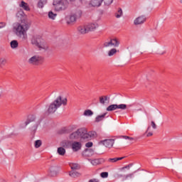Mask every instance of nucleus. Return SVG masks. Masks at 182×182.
<instances>
[{
  "label": "nucleus",
  "instance_id": "f257e3e1",
  "mask_svg": "<svg viewBox=\"0 0 182 182\" xmlns=\"http://www.w3.org/2000/svg\"><path fill=\"white\" fill-rule=\"evenodd\" d=\"M31 24L27 21H22L21 23H16L14 25V29L17 36H20L24 40L28 39V32Z\"/></svg>",
  "mask_w": 182,
  "mask_h": 182
},
{
  "label": "nucleus",
  "instance_id": "f03ea898",
  "mask_svg": "<svg viewBox=\"0 0 182 182\" xmlns=\"http://www.w3.org/2000/svg\"><path fill=\"white\" fill-rule=\"evenodd\" d=\"M66 106L68 105V99L66 97L63 98L62 96H59L56 98L55 100L53 101L51 104H50L47 113L50 114L52 113H55L60 106Z\"/></svg>",
  "mask_w": 182,
  "mask_h": 182
},
{
  "label": "nucleus",
  "instance_id": "7ed1b4c3",
  "mask_svg": "<svg viewBox=\"0 0 182 182\" xmlns=\"http://www.w3.org/2000/svg\"><path fill=\"white\" fill-rule=\"evenodd\" d=\"M31 44L37 46L39 49H44V50H48V49H49V46H48L45 40L39 36H34L31 38Z\"/></svg>",
  "mask_w": 182,
  "mask_h": 182
},
{
  "label": "nucleus",
  "instance_id": "20e7f679",
  "mask_svg": "<svg viewBox=\"0 0 182 182\" xmlns=\"http://www.w3.org/2000/svg\"><path fill=\"white\" fill-rule=\"evenodd\" d=\"M70 2L75 1V0H70ZM53 5L55 11H65L69 5L68 0H54Z\"/></svg>",
  "mask_w": 182,
  "mask_h": 182
},
{
  "label": "nucleus",
  "instance_id": "39448f33",
  "mask_svg": "<svg viewBox=\"0 0 182 182\" xmlns=\"http://www.w3.org/2000/svg\"><path fill=\"white\" fill-rule=\"evenodd\" d=\"M28 63L33 66H41L43 63V58L38 55H33L28 60Z\"/></svg>",
  "mask_w": 182,
  "mask_h": 182
},
{
  "label": "nucleus",
  "instance_id": "423d86ee",
  "mask_svg": "<svg viewBox=\"0 0 182 182\" xmlns=\"http://www.w3.org/2000/svg\"><path fill=\"white\" fill-rule=\"evenodd\" d=\"M82 17V11L78 10L75 13L72 14L70 16H69L67 18V23H74V22H76L77 19H79V18Z\"/></svg>",
  "mask_w": 182,
  "mask_h": 182
},
{
  "label": "nucleus",
  "instance_id": "0eeeda50",
  "mask_svg": "<svg viewBox=\"0 0 182 182\" xmlns=\"http://www.w3.org/2000/svg\"><path fill=\"white\" fill-rule=\"evenodd\" d=\"M117 109H119L120 110H126V109H127V105L126 104H113L107 107V112H113L117 110Z\"/></svg>",
  "mask_w": 182,
  "mask_h": 182
},
{
  "label": "nucleus",
  "instance_id": "6e6552de",
  "mask_svg": "<svg viewBox=\"0 0 182 182\" xmlns=\"http://www.w3.org/2000/svg\"><path fill=\"white\" fill-rule=\"evenodd\" d=\"M120 41L117 38H112L109 41L104 43L105 48H109V46H114V48H119Z\"/></svg>",
  "mask_w": 182,
  "mask_h": 182
},
{
  "label": "nucleus",
  "instance_id": "1a4fd4ad",
  "mask_svg": "<svg viewBox=\"0 0 182 182\" xmlns=\"http://www.w3.org/2000/svg\"><path fill=\"white\" fill-rule=\"evenodd\" d=\"M99 144H103L108 149H112L114 144V139H105L99 141Z\"/></svg>",
  "mask_w": 182,
  "mask_h": 182
},
{
  "label": "nucleus",
  "instance_id": "9d476101",
  "mask_svg": "<svg viewBox=\"0 0 182 182\" xmlns=\"http://www.w3.org/2000/svg\"><path fill=\"white\" fill-rule=\"evenodd\" d=\"M70 147L73 151L76 153V151H79L80 150H82V143L76 141H73L71 143Z\"/></svg>",
  "mask_w": 182,
  "mask_h": 182
},
{
  "label": "nucleus",
  "instance_id": "9b49d317",
  "mask_svg": "<svg viewBox=\"0 0 182 182\" xmlns=\"http://www.w3.org/2000/svg\"><path fill=\"white\" fill-rule=\"evenodd\" d=\"M78 136L84 140H86L87 136V129L86 128H80L77 130Z\"/></svg>",
  "mask_w": 182,
  "mask_h": 182
},
{
  "label": "nucleus",
  "instance_id": "f8f14e48",
  "mask_svg": "<svg viewBox=\"0 0 182 182\" xmlns=\"http://www.w3.org/2000/svg\"><path fill=\"white\" fill-rule=\"evenodd\" d=\"M146 19L147 18H146V16H139V17L134 19V25H143V23L146 22Z\"/></svg>",
  "mask_w": 182,
  "mask_h": 182
},
{
  "label": "nucleus",
  "instance_id": "ddd939ff",
  "mask_svg": "<svg viewBox=\"0 0 182 182\" xmlns=\"http://www.w3.org/2000/svg\"><path fill=\"white\" fill-rule=\"evenodd\" d=\"M97 137V133L95 131H90L87 132V138L86 140H93V139H96Z\"/></svg>",
  "mask_w": 182,
  "mask_h": 182
},
{
  "label": "nucleus",
  "instance_id": "4468645a",
  "mask_svg": "<svg viewBox=\"0 0 182 182\" xmlns=\"http://www.w3.org/2000/svg\"><path fill=\"white\" fill-rule=\"evenodd\" d=\"M97 28H99V24L97 23H90L87 25V29L88 32H92L95 31Z\"/></svg>",
  "mask_w": 182,
  "mask_h": 182
},
{
  "label": "nucleus",
  "instance_id": "2eb2a0df",
  "mask_svg": "<svg viewBox=\"0 0 182 182\" xmlns=\"http://www.w3.org/2000/svg\"><path fill=\"white\" fill-rule=\"evenodd\" d=\"M77 31L79 32V33H81L82 35H85V33H89L87 26H78Z\"/></svg>",
  "mask_w": 182,
  "mask_h": 182
},
{
  "label": "nucleus",
  "instance_id": "dca6fc26",
  "mask_svg": "<svg viewBox=\"0 0 182 182\" xmlns=\"http://www.w3.org/2000/svg\"><path fill=\"white\" fill-rule=\"evenodd\" d=\"M49 175L51 177H55V176H58V168L56 166L50 167V168Z\"/></svg>",
  "mask_w": 182,
  "mask_h": 182
},
{
  "label": "nucleus",
  "instance_id": "f3484780",
  "mask_svg": "<svg viewBox=\"0 0 182 182\" xmlns=\"http://www.w3.org/2000/svg\"><path fill=\"white\" fill-rule=\"evenodd\" d=\"M36 117L33 114H31L28 116L27 120L25 122L26 126H28L29 123H32V122H35Z\"/></svg>",
  "mask_w": 182,
  "mask_h": 182
},
{
  "label": "nucleus",
  "instance_id": "a211bd4d",
  "mask_svg": "<svg viewBox=\"0 0 182 182\" xmlns=\"http://www.w3.org/2000/svg\"><path fill=\"white\" fill-rule=\"evenodd\" d=\"M102 2H103V0H91L90 5H91V6H100Z\"/></svg>",
  "mask_w": 182,
  "mask_h": 182
},
{
  "label": "nucleus",
  "instance_id": "6ab92c4d",
  "mask_svg": "<svg viewBox=\"0 0 182 182\" xmlns=\"http://www.w3.org/2000/svg\"><path fill=\"white\" fill-rule=\"evenodd\" d=\"M6 63H8V60L5 58H0V68L4 69L5 66H6Z\"/></svg>",
  "mask_w": 182,
  "mask_h": 182
},
{
  "label": "nucleus",
  "instance_id": "aec40b11",
  "mask_svg": "<svg viewBox=\"0 0 182 182\" xmlns=\"http://www.w3.org/2000/svg\"><path fill=\"white\" fill-rule=\"evenodd\" d=\"M46 4H48V0H38L37 6L38 8H40L41 9H42L43 6L46 5Z\"/></svg>",
  "mask_w": 182,
  "mask_h": 182
},
{
  "label": "nucleus",
  "instance_id": "412c9836",
  "mask_svg": "<svg viewBox=\"0 0 182 182\" xmlns=\"http://www.w3.org/2000/svg\"><path fill=\"white\" fill-rule=\"evenodd\" d=\"M93 153H95V151L92 149H85L83 152L84 155L87 156V157H90L91 156H93Z\"/></svg>",
  "mask_w": 182,
  "mask_h": 182
},
{
  "label": "nucleus",
  "instance_id": "4be33fe9",
  "mask_svg": "<svg viewBox=\"0 0 182 182\" xmlns=\"http://www.w3.org/2000/svg\"><path fill=\"white\" fill-rule=\"evenodd\" d=\"M69 166L71 170H80V165L76 163H70Z\"/></svg>",
  "mask_w": 182,
  "mask_h": 182
},
{
  "label": "nucleus",
  "instance_id": "5701e85b",
  "mask_svg": "<svg viewBox=\"0 0 182 182\" xmlns=\"http://www.w3.org/2000/svg\"><path fill=\"white\" fill-rule=\"evenodd\" d=\"M70 140H77V139H79V134L77 131H75L70 134Z\"/></svg>",
  "mask_w": 182,
  "mask_h": 182
},
{
  "label": "nucleus",
  "instance_id": "b1692460",
  "mask_svg": "<svg viewBox=\"0 0 182 182\" xmlns=\"http://www.w3.org/2000/svg\"><path fill=\"white\" fill-rule=\"evenodd\" d=\"M69 175L70 176V177H73V178H76V177H80V176H81L80 173H79L76 171H70Z\"/></svg>",
  "mask_w": 182,
  "mask_h": 182
},
{
  "label": "nucleus",
  "instance_id": "393cba45",
  "mask_svg": "<svg viewBox=\"0 0 182 182\" xmlns=\"http://www.w3.org/2000/svg\"><path fill=\"white\" fill-rule=\"evenodd\" d=\"M11 49H16L18 46H19V43H18V41L13 40L10 43Z\"/></svg>",
  "mask_w": 182,
  "mask_h": 182
},
{
  "label": "nucleus",
  "instance_id": "a878e982",
  "mask_svg": "<svg viewBox=\"0 0 182 182\" xmlns=\"http://www.w3.org/2000/svg\"><path fill=\"white\" fill-rule=\"evenodd\" d=\"M57 152L58 153L59 156H65L66 154V149L63 147H58Z\"/></svg>",
  "mask_w": 182,
  "mask_h": 182
},
{
  "label": "nucleus",
  "instance_id": "bb28decb",
  "mask_svg": "<svg viewBox=\"0 0 182 182\" xmlns=\"http://www.w3.org/2000/svg\"><path fill=\"white\" fill-rule=\"evenodd\" d=\"M124 159V156L119 157V158H109L108 159L109 163H117V161H119V160H123Z\"/></svg>",
  "mask_w": 182,
  "mask_h": 182
},
{
  "label": "nucleus",
  "instance_id": "cd10ccee",
  "mask_svg": "<svg viewBox=\"0 0 182 182\" xmlns=\"http://www.w3.org/2000/svg\"><path fill=\"white\" fill-rule=\"evenodd\" d=\"M19 6L21 8H23V9H24V11H30L29 6L26 3H25V1H21Z\"/></svg>",
  "mask_w": 182,
  "mask_h": 182
},
{
  "label": "nucleus",
  "instance_id": "c85d7f7f",
  "mask_svg": "<svg viewBox=\"0 0 182 182\" xmlns=\"http://www.w3.org/2000/svg\"><path fill=\"white\" fill-rule=\"evenodd\" d=\"M106 117V113L102 114V115H98L96 118H95V122L97 123H99V122H102V120H103V119H105V117Z\"/></svg>",
  "mask_w": 182,
  "mask_h": 182
},
{
  "label": "nucleus",
  "instance_id": "c756f323",
  "mask_svg": "<svg viewBox=\"0 0 182 182\" xmlns=\"http://www.w3.org/2000/svg\"><path fill=\"white\" fill-rule=\"evenodd\" d=\"M116 53H117V49L112 48L108 51V56H113L114 55H116Z\"/></svg>",
  "mask_w": 182,
  "mask_h": 182
},
{
  "label": "nucleus",
  "instance_id": "7c9ffc66",
  "mask_svg": "<svg viewBox=\"0 0 182 182\" xmlns=\"http://www.w3.org/2000/svg\"><path fill=\"white\" fill-rule=\"evenodd\" d=\"M57 14H54L53 11H49L48 12V18L50 19H52L53 21H55V18H56Z\"/></svg>",
  "mask_w": 182,
  "mask_h": 182
},
{
  "label": "nucleus",
  "instance_id": "2f4dec72",
  "mask_svg": "<svg viewBox=\"0 0 182 182\" xmlns=\"http://www.w3.org/2000/svg\"><path fill=\"white\" fill-rule=\"evenodd\" d=\"M106 101H107V96L100 97V103H101V105H105Z\"/></svg>",
  "mask_w": 182,
  "mask_h": 182
},
{
  "label": "nucleus",
  "instance_id": "473e14b6",
  "mask_svg": "<svg viewBox=\"0 0 182 182\" xmlns=\"http://www.w3.org/2000/svg\"><path fill=\"white\" fill-rule=\"evenodd\" d=\"M122 15H123V11L122 10V9H119L117 12L115 13V17L121 18Z\"/></svg>",
  "mask_w": 182,
  "mask_h": 182
},
{
  "label": "nucleus",
  "instance_id": "72a5a7b5",
  "mask_svg": "<svg viewBox=\"0 0 182 182\" xmlns=\"http://www.w3.org/2000/svg\"><path fill=\"white\" fill-rule=\"evenodd\" d=\"M91 164H92V166H98V164H100V159L91 160Z\"/></svg>",
  "mask_w": 182,
  "mask_h": 182
},
{
  "label": "nucleus",
  "instance_id": "f704fd0d",
  "mask_svg": "<svg viewBox=\"0 0 182 182\" xmlns=\"http://www.w3.org/2000/svg\"><path fill=\"white\" fill-rule=\"evenodd\" d=\"M84 116H93V112L90 109H87L84 112Z\"/></svg>",
  "mask_w": 182,
  "mask_h": 182
},
{
  "label": "nucleus",
  "instance_id": "c9c22d12",
  "mask_svg": "<svg viewBox=\"0 0 182 182\" xmlns=\"http://www.w3.org/2000/svg\"><path fill=\"white\" fill-rule=\"evenodd\" d=\"M42 146V141L37 140L35 141V147L36 149H39V147Z\"/></svg>",
  "mask_w": 182,
  "mask_h": 182
},
{
  "label": "nucleus",
  "instance_id": "e433bc0d",
  "mask_svg": "<svg viewBox=\"0 0 182 182\" xmlns=\"http://www.w3.org/2000/svg\"><path fill=\"white\" fill-rule=\"evenodd\" d=\"M100 176L102 178H107L109 177V173L108 172H102L100 173Z\"/></svg>",
  "mask_w": 182,
  "mask_h": 182
},
{
  "label": "nucleus",
  "instance_id": "4c0bfd02",
  "mask_svg": "<svg viewBox=\"0 0 182 182\" xmlns=\"http://www.w3.org/2000/svg\"><path fill=\"white\" fill-rule=\"evenodd\" d=\"M104 1L105 5L109 6V5H112L113 0H102Z\"/></svg>",
  "mask_w": 182,
  "mask_h": 182
},
{
  "label": "nucleus",
  "instance_id": "58836bf2",
  "mask_svg": "<svg viewBox=\"0 0 182 182\" xmlns=\"http://www.w3.org/2000/svg\"><path fill=\"white\" fill-rule=\"evenodd\" d=\"M131 167H132V164L127 165L126 166H124V167L121 168V171H123L125 168H127V170H130Z\"/></svg>",
  "mask_w": 182,
  "mask_h": 182
},
{
  "label": "nucleus",
  "instance_id": "ea45409f",
  "mask_svg": "<svg viewBox=\"0 0 182 182\" xmlns=\"http://www.w3.org/2000/svg\"><path fill=\"white\" fill-rule=\"evenodd\" d=\"M122 139H125V140H134V139L133 137H130L128 136H122Z\"/></svg>",
  "mask_w": 182,
  "mask_h": 182
},
{
  "label": "nucleus",
  "instance_id": "a19ab883",
  "mask_svg": "<svg viewBox=\"0 0 182 182\" xmlns=\"http://www.w3.org/2000/svg\"><path fill=\"white\" fill-rule=\"evenodd\" d=\"M92 146H93V142L90 141L85 144V147L90 148Z\"/></svg>",
  "mask_w": 182,
  "mask_h": 182
},
{
  "label": "nucleus",
  "instance_id": "79ce46f5",
  "mask_svg": "<svg viewBox=\"0 0 182 182\" xmlns=\"http://www.w3.org/2000/svg\"><path fill=\"white\" fill-rule=\"evenodd\" d=\"M151 126L152 127V129H157V125L156 124V122H154V121H151Z\"/></svg>",
  "mask_w": 182,
  "mask_h": 182
},
{
  "label": "nucleus",
  "instance_id": "37998d69",
  "mask_svg": "<svg viewBox=\"0 0 182 182\" xmlns=\"http://www.w3.org/2000/svg\"><path fill=\"white\" fill-rule=\"evenodd\" d=\"M6 26V23L5 22H0V29L2 28H5Z\"/></svg>",
  "mask_w": 182,
  "mask_h": 182
},
{
  "label": "nucleus",
  "instance_id": "c03bdc74",
  "mask_svg": "<svg viewBox=\"0 0 182 182\" xmlns=\"http://www.w3.org/2000/svg\"><path fill=\"white\" fill-rule=\"evenodd\" d=\"M88 182H100V181H99L97 178H92L90 179Z\"/></svg>",
  "mask_w": 182,
  "mask_h": 182
},
{
  "label": "nucleus",
  "instance_id": "a18cd8bd",
  "mask_svg": "<svg viewBox=\"0 0 182 182\" xmlns=\"http://www.w3.org/2000/svg\"><path fill=\"white\" fill-rule=\"evenodd\" d=\"M68 144H69L68 141H63V147H66V146H68Z\"/></svg>",
  "mask_w": 182,
  "mask_h": 182
},
{
  "label": "nucleus",
  "instance_id": "49530a36",
  "mask_svg": "<svg viewBox=\"0 0 182 182\" xmlns=\"http://www.w3.org/2000/svg\"><path fill=\"white\" fill-rule=\"evenodd\" d=\"M147 137H151V136H153V132H149L147 134H146Z\"/></svg>",
  "mask_w": 182,
  "mask_h": 182
},
{
  "label": "nucleus",
  "instance_id": "de8ad7c7",
  "mask_svg": "<svg viewBox=\"0 0 182 182\" xmlns=\"http://www.w3.org/2000/svg\"><path fill=\"white\" fill-rule=\"evenodd\" d=\"M132 176H133V173H129L126 176V178H127L128 177H132Z\"/></svg>",
  "mask_w": 182,
  "mask_h": 182
},
{
  "label": "nucleus",
  "instance_id": "09e8293b",
  "mask_svg": "<svg viewBox=\"0 0 182 182\" xmlns=\"http://www.w3.org/2000/svg\"><path fill=\"white\" fill-rule=\"evenodd\" d=\"M80 2H81V4H85V2H86V0H80Z\"/></svg>",
  "mask_w": 182,
  "mask_h": 182
},
{
  "label": "nucleus",
  "instance_id": "8fccbe9b",
  "mask_svg": "<svg viewBox=\"0 0 182 182\" xmlns=\"http://www.w3.org/2000/svg\"><path fill=\"white\" fill-rule=\"evenodd\" d=\"M139 110L140 112H141L142 109H141H141H137V111H139Z\"/></svg>",
  "mask_w": 182,
  "mask_h": 182
},
{
  "label": "nucleus",
  "instance_id": "3c124183",
  "mask_svg": "<svg viewBox=\"0 0 182 182\" xmlns=\"http://www.w3.org/2000/svg\"><path fill=\"white\" fill-rule=\"evenodd\" d=\"M149 129H150V127H148V129H147V131H146V132H149Z\"/></svg>",
  "mask_w": 182,
  "mask_h": 182
},
{
  "label": "nucleus",
  "instance_id": "603ef678",
  "mask_svg": "<svg viewBox=\"0 0 182 182\" xmlns=\"http://www.w3.org/2000/svg\"><path fill=\"white\" fill-rule=\"evenodd\" d=\"M180 3L182 4V0H180Z\"/></svg>",
  "mask_w": 182,
  "mask_h": 182
},
{
  "label": "nucleus",
  "instance_id": "864d4df0",
  "mask_svg": "<svg viewBox=\"0 0 182 182\" xmlns=\"http://www.w3.org/2000/svg\"><path fill=\"white\" fill-rule=\"evenodd\" d=\"M1 96H2V95L0 94V99H1Z\"/></svg>",
  "mask_w": 182,
  "mask_h": 182
}]
</instances>
